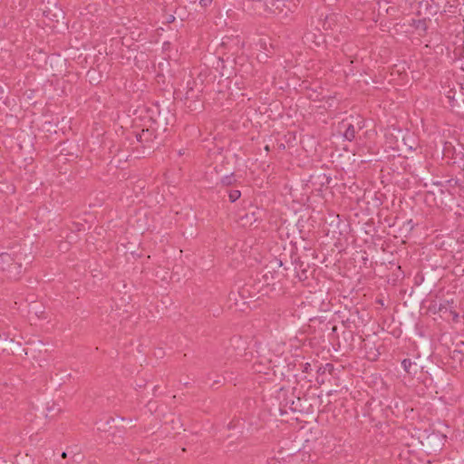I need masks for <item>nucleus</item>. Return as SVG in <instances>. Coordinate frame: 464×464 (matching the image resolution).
Returning a JSON list of instances; mask_svg holds the SVG:
<instances>
[{
    "instance_id": "a878e982",
    "label": "nucleus",
    "mask_w": 464,
    "mask_h": 464,
    "mask_svg": "<svg viewBox=\"0 0 464 464\" xmlns=\"http://www.w3.org/2000/svg\"><path fill=\"white\" fill-rule=\"evenodd\" d=\"M450 314H451V316H452V320H453L454 322H457V321H458V319H459V314H458L457 312L453 311V310H450Z\"/></svg>"
},
{
    "instance_id": "4468645a",
    "label": "nucleus",
    "mask_w": 464,
    "mask_h": 464,
    "mask_svg": "<svg viewBox=\"0 0 464 464\" xmlns=\"http://www.w3.org/2000/svg\"><path fill=\"white\" fill-rule=\"evenodd\" d=\"M256 221V218H255V213L252 212L251 215L246 214L244 217L241 218V222L243 226H252L254 222Z\"/></svg>"
},
{
    "instance_id": "4be33fe9",
    "label": "nucleus",
    "mask_w": 464,
    "mask_h": 464,
    "mask_svg": "<svg viewBox=\"0 0 464 464\" xmlns=\"http://www.w3.org/2000/svg\"><path fill=\"white\" fill-rule=\"evenodd\" d=\"M253 370H254L256 372H264V373H266V370L262 367L261 362H255V363L253 364Z\"/></svg>"
},
{
    "instance_id": "f257e3e1",
    "label": "nucleus",
    "mask_w": 464,
    "mask_h": 464,
    "mask_svg": "<svg viewBox=\"0 0 464 464\" xmlns=\"http://www.w3.org/2000/svg\"><path fill=\"white\" fill-rule=\"evenodd\" d=\"M174 119L173 110L167 102L153 104L147 109L142 116V121L147 122V126L155 127V130L161 133H165L168 130Z\"/></svg>"
},
{
    "instance_id": "473e14b6",
    "label": "nucleus",
    "mask_w": 464,
    "mask_h": 464,
    "mask_svg": "<svg viewBox=\"0 0 464 464\" xmlns=\"http://www.w3.org/2000/svg\"><path fill=\"white\" fill-rule=\"evenodd\" d=\"M169 20L173 21V20H174V17H173V16H172V17H169Z\"/></svg>"
},
{
    "instance_id": "2f4dec72",
    "label": "nucleus",
    "mask_w": 464,
    "mask_h": 464,
    "mask_svg": "<svg viewBox=\"0 0 464 464\" xmlns=\"http://www.w3.org/2000/svg\"><path fill=\"white\" fill-rule=\"evenodd\" d=\"M462 59L464 60V45H463V48H462ZM462 65H464V63Z\"/></svg>"
},
{
    "instance_id": "5701e85b",
    "label": "nucleus",
    "mask_w": 464,
    "mask_h": 464,
    "mask_svg": "<svg viewBox=\"0 0 464 464\" xmlns=\"http://www.w3.org/2000/svg\"><path fill=\"white\" fill-rule=\"evenodd\" d=\"M213 0H199V5L202 7H208L212 4Z\"/></svg>"
},
{
    "instance_id": "c756f323",
    "label": "nucleus",
    "mask_w": 464,
    "mask_h": 464,
    "mask_svg": "<svg viewBox=\"0 0 464 464\" xmlns=\"http://www.w3.org/2000/svg\"><path fill=\"white\" fill-rule=\"evenodd\" d=\"M62 70L60 71H55V70H53V75H57V74H61L62 73Z\"/></svg>"
},
{
    "instance_id": "dca6fc26",
    "label": "nucleus",
    "mask_w": 464,
    "mask_h": 464,
    "mask_svg": "<svg viewBox=\"0 0 464 464\" xmlns=\"http://www.w3.org/2000/svg\"><path fill=\"white\" fill-rule=\"evenodd\" d=\"M235 181H236V179H235V177H234L233 173H231L230 175H227V176L223 177L222 179H221L222 184H224L226 186L232 185Z\"/></svg>"
},
{
    "instance_id": "9b49d317",
    "label": "nucleus",
    "mask_w": 464,
    "mask_h": 464,
    "mask_svg": "<svg viewBox=\"0 0 464 464\" xmlns=\"http://www.w3.org/2000/svg\"><path fill=\"white\" fill-rule=\"evenodd\" d=\"M323 42L324 40L321 34L318 36L313 33H307L304 35V43L311 48L320 46Z\"/></svg>"
},
{
    "instance_id": "f03ea898",
    "label": "nucleus",
    "mask_w": 464,
    "mask_h": 464,
    "mask_svg": "<svg viewBox=\"0 0 464 464\" xmlns=\"http://www.w3.org/2000/svg\"><path fill=\"white\" fill-rule=\"evenodd\" d=\"M136 129L135 137L145 150L150 151L160 145L163 133L156 130L155 127H149L147 122L143 121L140 129L139 130L138 127Z\"/></svg>"
},
{
    "instance_id": "412c9836",
    "label": "nucleus",
    "mask_w": 464,
    "mask_h": 464,
    "mask_svg": "<svg viewBox=\"0 0 464 464\" xmlns=\"http://www.w3.org/2000/svg\"><path fill=\"white\" fill-rule=\"evenodd\" d=\"M452 358L456 361L461 362L462 358H463V354H462L461 351L457 350V349L453 350Z\"/></svg>"
},
{
    "instance_id": "f8f14e48",
    "label": "nucleus",
    "mask_w": 464,
    "mask_h": 464,
    "mask_svg": "<svg viewBox=\"0 0 464 464\" xmlns=\"http://www.w3.org/2000/svg\"><path fill=\"white\" fill-rule=\"evenodd\" d=\"M46 413H45V417L46 418H55L56 416H58L59 414L62 413V409L60 407V405L54 401H48L46 403Z\"/></svg>"
},
{
    "instance_id": "c85d7f7f",
    "label": "nucleus",
    "mask_w": 464,
    "mask_h": 464,
    "mask_svg": "<svg viewBox=\"0 0 464 464\" xmlns=\"http://www.w3.org/2000/svg\"><path fill=\"white\" fill-rule=\"evenodd\" d=\"M324 369H328L329 371H332V370L334 369V366H333V364H331V363H327V364L325 365V368H324Z\"/></svg>"
},
{
    "instance_id": "aec40b11",
    "label": "nucleus",
    "mask_w": 464,
    "mask_h": 464,
    "mask_svg": "<svg viewBox=\"0 0 464 464\" xmlns=\"http://www.w3.org/2000/svg\"><path fill=\"white\" fill-rule=\"evenodd\" d=\"M238 295H240L239 292L231 291L229 293L228 297H229V300L234 301L235 304H237V303L239 301L238 300Z\"/></svg>"
},
{
    "instance_id": "9d476101",
    "label": "nucleus",
    "mask_w": 464,
    "mask_h": 464,
    "mask_svg": "<svg viewBox=\"0 0 464 464\" xmlns=\"http://www.w3.org/2000/svg\"><path fill=\"white\" fill-rule=\"evenodd\" d=\"M363 349L365 356L370 361H376L380 355V352L375 347V344L369 340H363Z\"/></svg>"
},
{
    "instance_id": "6ab92c4d",
    "label": "nucleus",
    "mask_w": 464,
    "mask_h": 464,
    "mask_svg": "<svg viewBox=\"0 0 464 464\" xmlns=\"http://www.w3.org/2000/svg\"><path fill=\"white\" fill-rule=\"evenodd\" d=\"M401 365L406 372L411 373V367L412 363L410 359H404L401 362Z\"/></svg>"
},
{
    "instance_id": "ddd939ff",
    "label": "nucleus",
    "mask_w": 464,
    "mask_h": 464,
    "mask_svg": "<svg viewBox=\"0 0 464 464\" xmlns=\"http://www.w3.org/2000/svg\"><path fill=\"white\" fill-rule=\"evenodd\" d=\"M7 345H11L14 347V349L18 352V353H22L24 355H28L29 354V352L27 349H24L22 348V343H19V342H14V339H10V341L6 343Z\"/></svg>"
},
{
    "instance_id": "393cba45",
    "label": "nucleus",
    "mask_w": 464,
    "mask_h": 464,
    "mask_svg": "<svg viewBox=\"0 0 464 464\" xmlns=\"http://www.w3.org/2000/svg\"><path fill=\"white\" fill-rule=\"evenodd\" d=\"M284 266V263L282 259H276L275 263L273 264L274 267H282Z\"/></svg>"
},
{
    "instance_id": "20e7f679",
    "label": "nucleus",
    "mask_w": 464,
    "mask_h": 464,
    "mask_svg": "<svg viewBox=\"0 0 464 464\" xmlns=\"http://www.w3.org/2000/svg\"><path fill=\"white\" fill-rule=\"evenodd\" d=\"M363 126V120L361 117L353 118L350 116L339 122L338 130L343 132V137L347 140L351 141L354 139L356 132L362 130Z\"/></svg>"
},
{
    "instance_id": "f3484780",
    "label": "nucleus",
    "mask_w": 464,
    "mask_h": 464,
    "mask_svg": "<svg viewBox=\"0 0 464 464\" xmlns=\"http://www.w3.org/2000/svg\"><path fill=\"white\" fill-rule=\"evenodd\" d=\"M87 76L89 77L90 82L98 83L100 82V76H97L96 72L94 70L88 71Z\"/></svg>"
},
{
    "instance_id": "b1692460",
    "label": "nucleus",
    "mask_w": 464,
    "mask_h": 464,
    "mask_svg": "<svg viewBox=\"0 0 464 464\" xmlns=\"http://www.w3.org/2000/svg\"><path fill=\"white\" fill-rule=\"evenodd\" d=\"M54 62H55L58 65H60L63 69L65 67V64H66V63H65V61H64V60L60 59V58H55V59H54Z\"/></svg>"
},
{
    "instance_id": "423d86ee",
    "label": "nucleus",
    "mask_w": 464,
    "mask_h": 464,
    "mask_svg": "<svg viewBox=\"0 0 464 464\" xmlns=\"http://www.w3.org/2000/svg\"><path fill=\"white\" fill-rule=\"evenodd\" d=\"M424 187L427 188L426 200L434 201L436 204H443L448 199L445 197V185L442 182L429 180V182L424 183Z\"/></svg>"
},
{
    "instance_id": "7c9ffc66",
    "label": "nucleus",
    "mask_w": 464,
    "mask_h": 464,
    "mask_svg": "<svg viewBox=\"0 0 464 464\" xmlns=\"http://www.w3.org/2000/svg\"><path fill=\"white\" fill-rule=\"evenodd\" d=\"M67 457V453L66 452H63L62 453V458L65 459Z\"/></svg>"
},
{
    "instance_id": "a211bd4d",
    "label": "nucleus",
    "mask_w": 464,
    "mask_h": 464,
    "mask_svg": "<svg viewBox=\"0 0 464 464\" xmlns=\"http://www.w3.org/2000/svg\"><path fill=\"white\" fill-rule=\"evenodd\" d=\"M241 196V193L239 190H232L229 192V200L231 202H235L236 200H237Z\"/></svg>"
},
{
    "instance_id": "0eeeda50",
    "label": "nucleus",
    "mask_w": 464,
    "mask_h": 464,
    "mask_svg": "<svg viewBox=\"0 0 464 464\" xmlns=\"http://www.w3.org/2000/svg\"><path fill=\"white\" fill-rule=\"evenodd\" d=\"M27 345H31L32 348L28 350L29 354L38 366L43 367L46 362L47 359L44 354L48 353L45 343L42 340L28 341Z\"/></svg>"
},
{
    "instance_id": "1a4fd4ad",
    "label": "nucleus",
    "mask_w": 464,
    "mask_h": 464,
    "mask_svg": "<svg viewBox=\"0 0 464 464\" xmlns=\"http://www.w3.org/2000/svg\"><path fill=\"white\" fill-rule=\"evenodd\" d=\"M192 83L195 84V89H185L184 92V100L188 108H196L197 102H199L203 85V80L200 78V75L197 79H192Z\"/></svg>"
},
{
    "instance_id": "bb28decb",
    "label": "nucleus",
    "mask_w": 464,
    "mask_h": 464,
    "mask_svg": "<svg viewBox=\"0 0 464 464\" xmlns=\"http://www.w3.org/2000/svg\"><path fill=\"white\" fill-rule=\"evenodd\" d=\"M185 89H190V90H194L195 89V84L192 83V79L191 80H188L187 85H186Z\"/></svg>"
},
{
    "instance_id": "cd10ccee",
    "label": "nucleus",
    "mask_w": 464,
    "mask_h": 464,
    "mask_svg": "<svg viewBox=\"0 0 464 464\" xmlns=\"http://www.w3.org/2000/svg\"><path fill=\"white\" fill-rule=\"evenodd\" d=\"M310 368H311V364L309 362H306L304 366V372H309L310 371Z\"/></svg>"
},
{
    "instance_id": "2eb2a0df",
    "label": "nucleus",
    "mask_w": 464,
    "mask_h": 464,
    "mask_svg": "<svg viewBox=\"0 0 464 464\" xmlns=\"http://www.w3.org/2000/svg\"><path fill=\"white\" fill-rule=\"evenodd\" d=\"M412 26H414L419 31H426L427 25L425 20H412Z\"/></svg>"
},
{
    "instance_id": "7ed1b4c3",
    "label": "nucleus",
    "mask_w": 464,
    "mask_h": 464,
    "mask_svg": "<svg viewBox=\"0 0 464 464\" xmlns=\"http://www.w3.org/2000/svg\"><path fill=\"white\" fill-rule=\"evenodd\" d=\"M0 273L5 274L10 279H18L22 274V263L18 256L7 252L1 253Z\"/></svg>"
},
{
    "instance_id": "6e6552de",
    "label": "nucleus",
    "mask_w": 464,
    "mask_h": 464,
    "mask_svg": "<svg viewBox=\"0 0 464 464\" xmlns=\"http://www.w3.org/2000/svg\"><path fill=\"white\" fill-rule=\"evenodd\" d=\"M448 103L451 108L464 110V88L456 84L446 92Z\"/></svg>"
},
{
    "instance_id": "f704fd0d",
    "label": "nucleus",
    "mask_w": 464,
    "mask_h": 464,
    "mask_svg": "<svg viewBox=\"0 0 464 464\" xmlns=\"http://www.w3.org/2000/svg\"><path fill=\"white\" fill-rule=\"evenodd\" d=\"M461 244H463V245H464V240H462V241H461Z\"/></svg>"
},
{
    "instance_id": "72a5a7b5",
    "label": "nucleus",
    "mask_w": 464,
    "mask_h": 464,
    "mask_svg": "<svg viewBox=\"0 0 464 464\" xmlns=\"http://www.w3.org/2000/svg\"><path fill=\"white\" fill-rule=\"evenodd\" d=\"M169 20L173 21V20H174V17H173V16H172V17H169Z\"/></svg>"
},
{
    "instance_id": "39448f33",
    "label": "nucleus",
    "mask_w": 464,
    "mask_h": 464,
    "mask_svg": "<svg viewBox=\"0 0 464 464\" xmlns=\"http://www.w3.org/2000/svg\"><path fill=\"white\" fill-rule=\"evenodd\" d=\"M447 440V435L440 431L432 430L424 435L423 440H420L421 445L430 451H436L442 449Z\"/></svg>"
}]
</instances>
